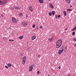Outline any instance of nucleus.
Instances as JSON below:
<instances>
[{
	"instance_id": "f257e3e1",
	"label": "nucleus",
	"mask_w": 76,
	"mask_h": 76,
	"mask_svg": "<svg viewBox=\"0 0 76 76\" xmlns=\"http://www.w3.org/2000/svg\"><path fill=\"white\" fill-rule=\"evenodd\" d=\"M62 45V40L61 39H59L57 41L56 43V48H58L61 47Z\"/></svg>"
},
{
	"instance_id": "f03ea898",
	"label": "nucleus",
	"mask_w": 76,
	"mask_h": 76,
	"mask_svg": "<svg viewBox=\"0 0 76 76\" xmlns=\"http://www.w3.org/2000/svg\"><path fill=\"white\" fill-rule=\"evenodd\" d=\"M12 21L13 23H18V20L14 17L12 18Z\"/></svg>"
},
{
	"instance_id": "7ed1b4c3",
	"label": "nucleus",
	"mask_w": 76,
	"mask_h": 76,
	"mask_svg": "<svg viewBox=\"0 0 76 76\" xmlns=\"http://www.w3.org/2000/svg\"><path fill=\"white\" fill-rule=\"evenodd\" d=\"M63 51H64V48H61L58 51V53L59 54H61L62 53Z\"/></svg>"
},
{
	"instance_id": "20e7f679",
	"label": "nucleus",
	"mask_w": 76,
	"mask_h": 76,
	"mask_svg": "<svg viewBox=\"0 0 76 76\" xmlns=\"http://www.w3.org/2000/svg\"><path fill=\"white\" fill-rule=\"evenodd\" d=\"M21 25L23 26H25L27 25V24L26 23L23 22H22Z\"/></svg>"
},
{
	"instance_id": "39448f33",
	"label": "nucleus",
	"mask_w": 76,
	"mask_h": 76,
	"mask_svg": "<svg viewBox=\"0 0 76 76\" xmlns=\"http://www.w3.org/2000/svg\"><path fill=\"white\" fill-rule=\"evenodd\" d=\"M33 65H32L30 66L29 69V72H31V71L32 70V69H33Z\"/></svg>"
},
{
	"instance_id": "423d86ee",
	"label": "nucleus",
	"mask_w": 76,
	"mask_h": 76,
	"mask_svg": "<svg viewBox=\"0 0 76 76\" xmlns=\"http://www.w3.org/2000/svg\"><path fill=\"white\" fill-rule=\"evenodd\" d=\"M5 3H6V2L0 1V5H3V4H4Z\"/></svg>"
},
{
	"instance_id": "0eeeda50",
	"label": "nucleus",
	"mask_w": 76,
	"mask_h": 76,
	"mask_svg": "<svg viewBox=\"0 0 76 76\" xmlns=\"http://www.w3.org/2000/svg\"><path fill=\"white\" fill-rule=\"evenodd\" d=\"M49 5L51 8H52V9H54V7H53V4H52V3H49Z\"/></svg>"
},
{
	"instance_id": "6e6552de",
	"label": "nucleus",
	"mask_w": 76,
	"mask_h": 76,
	"mask_svg": "<svg viewBox=\"0 0 76 76\" xmlns=\"http://www.w3.org/2000/svg\"><path fill=\"white\" fill-rule=\"evenodd\" d=\"M28 9L30 11H31V12H33V10L32 9V7H28Z\"/></svg>"
},
{
	"instance_id": "1a4fd4ad",
	"label": "nucleus",
	"mask_w": 76,
	"mask_h": 76,
	"mask_svg": "<svg viewBox=\"0 0 76 76\" xmlns=\"http://www.w3.org/2000/svg\"><path fill=\"white\" fill-rule=\"evenodd\" d=\"M14 7L15 9H17V10H20V8L19 7H18L16 6H14Z\"/></svg>"
},
{
	"instance_id": "9d476101",
	"label": "nucleus",
	"mask_w": 76,
	"mask_h": 76,
	"mask_svg": "<svg viewBox=\"0 0 76 76\" xmlns=\"http://www.w3.org/2000/svg\"><path fill=\"white\" fill-rule=\"evenodd\" d=\"M65 1L66 3H67L69 4V3H70L71 1L70 0H65Z\"/></svg>"
},
{
	"instance_id": "9b49d317",
	"label": "nucleus",
	"mask_w": 76,
	"mask_h": 76,
	"mask_svg": "<svg viewBox=\"0 0 76 76\" xmlns=\"http://www.w3.org/2000/svg\"><path fill=\"white\" fill-rule=\"evenodd\" d=\"M39 1L40 3H44V1L43 0H39Z\"/></svg>"
},
{
	"instance_id": "f8f14e48",
	"label": "nucleus",
	"mask_w": 76,
	"mask_h": 76,
	"mask_svg": "<svg viewBox=\"0 0 76 76\" xmlns=\"http://www.w3.org/2000/svg\"><path fill=\"white\" fill-rule=\"evenodd\" d=\"M26 63V61L23 60L22 63L24 65H25V64Z\"/></svg>"
},
{
	"instance_id": "ddd939ff",
	"label": "nucleus",
	"mask_w": 76,
	"mask_h": 76,
	"mask_svg": "<svg viewBox=\"0 0 76 76\" xmlns=\"http://www.w3.org/2000/svg\"><path fill=\"white\" fill-rule=\"evenodd\" d=\"M35 38H36V36L35 35L33 36L32 38V40H34V39H35Z\"/></svg>"
},
{
	"instance_id": "4468645a",
	"label": "nucleus",
	"mask_w": 76,
	"mask_h": 76,
	"mask_svg": "<svg viewBox=\"0 0 76 76\" xmlns=\"http://www.w3.org/2000/svg\"><path fill=\"white\" fill-rule=\"evenodd\" d=\"M26 56H24L23 58V60H25L26 61Z\"/></svg>"
},
{
	"instance_id": "2eb2a0df",
	"label": "nucleus",
	"mask_w": 76,
	"mask_h": 76,
	"mask_svg": "<svg viewBox=\"0 0 76 76\" xmlns=\"http://www.w3.org/2000/svg\"><path fill=\"white\" fill-rule=\"evenodd\" d=\"M23 36H21L19 37L18 38L20 39H22L23 38Z\"/></svg>"
},
{
	"instance_id": "dca6fc26",
	"label": "nucleus",
	"mask_w": 76,
	"mask_h": 76,
	"mask_svg": "<svg viewBox=\"0 0 76 76\" xmlns=\"http://www.w3.org/2000/svg\"><path fill=\"white\" fill-rule=\"evenodd\" d=\"M76 26L72 30V31H76Z\"/></svg>"
},
{
	"instance_id": "f3484780",
	"label": "nucleus",
	"mask_w": 76,
	"mask_h": 76,
	"mask_svg": "<svg viewBox=\"0 0 76 76\" xmlns=\"http://www.w3.org/2000/svg\"><path fill=\"white\" fill-rule=\"evenodd\" d=\"M63 13L64 14V16H66L67 15V14L66 13V11H64L63 12Z\"/></svg>"
},
{
	"instance_id": "a211bd4d",
	"label": "nucleus",
	"mask_w": 76,
	"mask_h": 76,
	"mask_svg": "<svg viewBox=\"0 0 76 76\" xmlns=\"http://www.w3.org/2000/svg\"><path fill=\"white\" fill-rule=\"evenodd\" d=\"M19 16L20 17L23 15V14L22 13H20L19 14Z\"/></svg>"
},
{
	"instance_id": "6ab92c4d",
	"label": "nucleus",
	"mask_w": 76,
	"mask_h": 76,
	"mask_svg": "<svg viewBox=\"0 0 76 76\" xmlns=\"http://www.w3.org/2000/svg\"><path fill=\"white\" fill-rule=\"evenodd\" d=\"M11 66H12V65H11V64H7V66L8 67H11Z\"/></svg>"
},
{
	"instance_id": "aec40b11",
	"label": "nucleus",
	"mask_w": 76,
	"mask_h": 76,
	"mask_svg": "<svg viewBox=\"0 0 76 76\" xmlns=\"http://www.w3.org/2000/svg\"><path fill=\"white\" fill-rule=\"evenodd\" d=\"M55 12L54 11H53L52 12V14L53 15H55Z\"/></svg>"
},
{
	"instance_id": "412c9836",
	"label": "nucleus",
	"mask_w": 76,
	"mask_h": 76,
	"mask_svg": "<svg viewBox=\"0 0 76 76\" xmlns=\"http://www.w3.org/2000/svg\"><path fill=\"white\" fill-rule=\"evenodd\" d=\"M49 16H51L52 15V13L51 12H49Z\"/></svg>"
},
{
	"instance_id": "4be33fe9",
	"label": "nucleus",
	"mask_w": 76,
	"mask_h": 76,
	"mask_svg": "<svg viewBox=\"0 0 76 76\" xmlns=\"http://www.w3.org/2000/svg\"><path fill=\"white\" fill-rule=\"evenodd\" d=\"M72 10L71 9H67V11H72Z\"/></svg>"
},
{
	"instance_id": "5701e85b",
	"label": "nucleus",
	"mask_w": 76,
	"mask_h": 76,
	"mask_svg": "<svg viewBox=\"0 0 76 76\" xmlns=\"http://www.w3.org/2000/svg\"><path fill=\"white\" fill-rule=\"evenodd\" d=\"M75 34V31H73L72 32V35H74Z\"/></svg>"
},
{
	"instance_id": "b1692460",
	"label": "nucleus",
	"mask_w": 76,
	"mask_h": 76,
	"mask_svg": "<svg viewBox=\"0 0 76 76\" xmlns=\"http://www.w3.org/2000/svg\"><path fill=\"white\" fill-rule=\"evenodd\" d=\"M73 41H76V38H75L73 39Z\"/></svg>"
},
{
	"instance_id": "393cba45",
	"label": "nucleus",
	"mask_w": 76,
	"mask_h": 76,
	"mask_svg": "<svg viewBox=\"0 0 76 76\" xmlns=\"http://www.w3.org/2000/svg\"><path fill=\"white\" fill-rule=\"evenodd\" d=\"M14 41V40L12 39H10L9 40V41Z\"/></svg>"
},
{
	"instance_id": "a878e982",
	"label": "nucleus",
	"mask_w": 76,
	"mask_h": 76,
	"mask_svg": "<svg viewBox=\"0 0 76 76\" xmlns=\"http://www.w3.org/2000/svg\"><path fill=\"white\" fill-rule=\"evenodd\" d=\"M58 18H60V15H58Z\"/></svg>"
},
{
	"instance_id": "bb28decb",
	"label": "nucleus",
	"mask_w": 76,
	"mask_h": 76,
	"mask_svg": "<svg viewBox=\"0 0 76 76\" xmlns=\"http://www.w3.org/2000/svg\"><path fill=\"white\" fill-rule=\"evenodd\" d=\"M36 29L37 31H38V27H37L36 28Z\"/></svg>"
},
{
	"instance_id": "cd10ccee",
	"label": "nucleus",
	"mask_w": 76,
	"mask_h": 76,
	"mask_svg": "<svg viewBox=\"0 0 76 76\" xmlns=\"http://www.w3.org/2000/svg\"><path fill=\"white\" fill-rule=\"evenodd\" d=\"M35 24H33L32 26V27L33 28H35Z\"/></svg>"
},
{
	"instance_id": "c85d7f7f",
	"label": "nucleus",
	"mask_w": 76,
	"mask_h": 76,
	"mask_svg": "<svg viewBox=\"0 0 76 76\" xmlns=\"http://www.w3.org/2000/svg\"><path fill=\"white\" fill-rule=\"evenodd\" d=\"M39 71L37 72V75H38V74H39Z\"/></svg>"
},
{
	"instance_id": "c756f323",
	"label": "nucleus",
	"mask_w": 76,
	"mask_h": 76,
	"mask_svg": "<svg viewBox=\"0 0 76 76\" xmlns=\"http://www.w3.org/2000/svg\"><path fill=\"white\" fill-rule=\"evenodd\" d=\"M53 37H52L50 38V40H51V41H52V40H53Z\"/></svg>"
},
{
	"instance_id": "7c9ffc66",
	"label": "nucleus",
	"mask_w": 76,
	"mask_h": 76,
	"mask_svg": "<svg viewBox=\"0 0 76 76\" xmlns=\"http://www.w3.org/2000/svg\"><path fill=\"white\" fill-rule=\"evenodd\" d=\"M55 18L56 19H57V15H55Z\"/></svg>"
},
{
	"instance_id": "2f4dec72",
	"label": "nucleus",
	"mask_w": 76,
	"mask_h": 76,
	"mask_svg": "<svg viewBox=\"0 0 76 76\" xmlns=\"http://www.w3.org/2000/svg\"><path fill=\"white\" fill-rule=\"evenodd\" d=\"M42 26H40L39 28L40 29H42Z\"/></svg>"
},
{
	"instance_id": "473e14b6",
	"label": "nucleus",
	"mask_w": 76,
	"mask_h": 76,
	"mask_svg": "<svg viewBox=\"0 0 76 76\" xmlns=\"http://www.w3.org/2000/svg\"><path fill=\"white\" fill-rule=\"evenodd\" d=\"M48 40H49V41H50V42H51L52 41L51 40V39L49 38L48 39Z\"/></svg>"
},
{
	"instance_id": "72a5a7b5",
	"label": "nucleus",
	"mask_w": 76,
	"mask_h": 76,
	"mask_svg": "<svg viewBox=\"0 0 76 76\" xmlns=\"http://www.w3.org/2000/svg\"><path fill=\"white\" fill-rule=\"evenodd\" d=\"M5 67H6V68L7 69H8V68H9L8 67V66H5Z\"/></svg>"
},
{
	"instance_id": "f704fd0d",
	"label": "nucleus",
	"mask_w": 76,
	"mask_h": 76,
	"mask_svg": "<svg viewBox=\"0 0 76 76\" xmlns=\"http://www.w3.org/2000/svg\"><path fill=\"white\" fill-rule=\"evenodd\" d=\"M58 69H61V66H59V67H58Z\"/></svg>"
},
{
	"instance_id": "c9c22d12",
	"label": "nucleus",
	"mask_w": 76,
	"mask_h": 76,
	"mask_svg": "<svg viewBox=\"0 0 76 76\" xmlns=\"http://www.w3.org/2000/svg\"><path fill=\"white\" fill-rule=\"evenodd\" d=\"M38 57H39V58H40L39 57H40V55H38Z\"/></svg>"
},
{
	"instance_id": "e433bc0d",
	"label": "nucleus",
	"mask_w": 76,
	"mask_h": 76,
	"mask_svg": "<svg viewBox=\"0 0 76 76\" xmlns=\"http://www.w3.org/2000/svg\"><path fill=\"white\" fill-rule=\"evenodd\" d=\"M26 18H28V15H26Z\"/></svg>"
},
{
	"instance_id": "4c0bfd02",
	"label": "nucleus",
	"mask_w": 76,
	"mask_h": 76,
	"mask_svg": "<svg viewBox=\"0 0 76 76\" xmlns=\"http://www.w3.org/2000/svg\"><path fill=\"white\" fill-rule=\"evenodd\" d=\"M67 28H66V29H65V31H67Z\"/></svg>"
},
{
	"instance_id": "58836bf2",
	"label": "nucleus",
	"mask_w": 76,
	"mask_h": 76,
	"mask_svg": "<svg viewBox=\"0 0 76 76\" xmlns=\"http://www.w3.org/2000/svg\"><path fill=\"white\" fill-rule=\"evenodd\" d=\"M68 76H70V75H68Z\"/></svg>"
},
{
	"instance_id": "ea45409f",
	"label": "nucleus",
	"mask_w": 76,
	"mask_h": 76,
	"mask_svg": "<svg viewBox=\"0 0 76 76\" xmlns=\"http://www.w3.org/2000/svg\"><path fill=\"white\" fill-rule=\"evenodd\" d=\"M49 1H50V0H48Z\"/></svg>"
},
{
	"instance_id": "a19ab883",
	"label": "nucleus",
	"mask_w": 76,
	"mask_h": 76,
	"mask_svg": "<svg viewBox=\"0 0 76 76\" xmlns=\"http://www.w3.org/2000/svg\"><path fill=\"white\" fill-rule=\"evenodd\" d=\"M72 7V6H71L70 7Z\"/></svg>"
},
{
	"instance_id": "79ce46f5",
	"label": "nucleus",
	"mask_w": 76,
	"mask_h": 76,
	"mask_svg": "<svg viewBox=\"0 0 76 76\" xmlns=\"http://www.w3.org/2000/svg\"><path fill=\"white\" fill-rule=\"evenodd\" d=\"M48 76H50V75H48Z\"/></svg>"
},
{
	"instance_id": "37998d69",
	"label": "nucleus",
	"mask_w": 76,
	"mask_h": 76,
	"mask_svg": "<svg viewBox=\"0 0 76 76\" xmlns=\"http://www.w3.org/2000/svg\"><path fill=\"white\" fill-rule=\"evenodd\" d=\"M0 17H1L0 16Z\"/></svg>"
}]
</instances>
